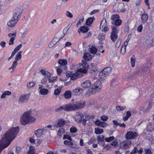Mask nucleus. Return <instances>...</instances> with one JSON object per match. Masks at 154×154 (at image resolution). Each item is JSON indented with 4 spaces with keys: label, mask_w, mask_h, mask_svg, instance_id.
<instances>
[{
    "label": "nucleus",
    "mask_w": 154,
    "mask_h": 154,
    "mask_svg": "<svg viewBox=\"0 0 154 154\" xmlns=\"http://www.w3.org/2000/svg\"><path fill=\"white\" fill-rule=\"evenodd\" d=\"M85 103H81L77 102L74 104H67L61 106L56 109V111H61L64 110L66 111H74L76 109H82L84 107L85 105Z\"/></svg>",
    "instance_id": "obj_1"
},
{
    "label": "nucleus",
    "mask_w": 154,
    "mask_h": 154,
    "mask_svg": "<svg viewBox=\"0 0 154 154\" xmlns=\"http://www.w3.org/2000/svg\"><path fill=\"white\" fill-rule=\"evenodd\" d=\"M121 41L120 40H118L115 45V47L117 48H118L120 46L121 44Z\"/></svg>",
    "instance_id": "obj_58"
},
{
    "label": "nucleus",
    "mask_w": 154,
    "mask_h": 154,
    "mask_svg": "<svg viewBox=\"0 0 154 154\" xmlns=\"http://www.w3.org/2000/svg\"><path fill=\"white\" fill-rule=\"evenodd\" d=\"M91 69L92 71L94 72H95L97 70V66L94 63H91Z\"/></svg>",
    "instance_id": "obj_37"
},
{
    "label": "nucleus",
    "mask_w": 154,
    "mask_h": 154,
    "mask_svg": "<svg viewBox=\"0 0 154 154\" xmlns=\"http://www.w3.org/2000/svg\"><path fill=\"white\" fill-rule=\"evenodd\" d=\"M65 14L67 17H69L70 18H72L73 17L72 14L69 11H66V12Z\"/></svg>",
    "instance_id": "obj_51"
},
{
    "label": "nucleus",
    "mask_w": 154,
    "mask_h": 154,
    "mask_svg": "<svg viewBox=\"0 0 154 154\" xmlns=\"http://www.w3.org/2000/svg\"><path fill=\"white\" fill-rule=\"evenodd\" d=\"M48 81V79L46 77H45L41 81V83L42 84H45Z\"/></svg>",
    "instance_id": "obj_62"
},
{
    "label": "nucleus",
    "mask_w": 154,
    "mask_h": 154,
    "mask_svg": "<svg viewBox=\"0 0 154 154\" xmlns=\"http://www.w3.org/2000/svg\"><path fill=\"white\" fill-rule=\"evenodd\" d=\"M118 144V141L116 139H114L110 143V145L113 146H116Z\"/></svg>",
    "instance_id": "obj_46"
},
{
    "label": "nucleus",
    "mask_w": 154,
    "mask_h": 154,
    "mask_svg": "<svg viewBox=\"0 0 154 154\" xmlns=\"http://www.w3.org/2000/svg\"><path fill=\"white\" fill-rule=\"evenodd\" d=\"M138 136V134L136 132L128 131L125 135V137L127 140L134 139Z\"/></svg>",
    "instance_id": "obj_5"
},
{
    "label": "nucleus",
    "mask_w": 154,
    "mask_h": 154,
    "mask_svg": "<svg viewBox=\"0 0 154 154\" xmlns=\"http://www.w3.org/2000/svg\"><path fill=\"white\" fill-rule=\"evenodd\" d=\"M128 7L127 5H122L119 8V9L120 12L124 13L128 9Z\"/></svg>",
    "instance_id": "obj_20"
},
{
    "label": "nucleus",
    "mask_w": 154,
    "mask_h": 154,
    "mask_svg": "<svg viewBox=\"0 0 154 154\" xmlns=\"http://www.w3.org/2000/svg\"><path fill=\"white\" fill-rule=\"evenodd\" d=\"M126 48L125 46H122V48L121 49V53L122 54H124L125 53Z\"/></svg>",
    "instance_id": "obj_49"
},
{
    "label": "nucleus",
    "mask_w": 154,
    "mask_h": 154,
    "mask_svg": "<svg viewBox=\"0 0 154 154\" xmlns=\"http://www.w3.org/2000/svg\"><path fill=\"white\" fill-rule=\"evenodd\" d=\"M18 21L17 20H16L15 18L12 17L11 20L8 22L7 25L10 27H12L15 26Z\"/></svg>",
    "instance_id": "obj_16"
},
{
    "label": "nucleus",
    "mask_w": 154,
    "mask_h": 154,
    "mask_svg": "<svg viewBox=\"0 0 154 154\" xmlns=\"http://www.w3.org/2000/svg\"><path fill=\"white\" fill-rule=\"evenodd\" d=\"M91 85L90 81L88 80H85L81 83L82 86L84 88H89Z\"/></svg>",
    "instance_id": "obj_13"
},
{
    "label": "nucleus",
    "mask_w": 154,
    "mask_h": 154,
    "mask_svg": "<svg viewBox=\"0 0 154 154\" xmlns=\"http://www.w3.org/2000/svg\"><path fill=\"white\" fill-rule=\"evenodd\" d=\"M102 88V83L99 80H97L92 86V88L89 89L87 92L90 95L93 93V91L99 92L101 91Z\"/></svg>",
    "instance_id": "obj_3"
},
{
    "label": "nucleus",
    "mask_w": 154,
    "mask_h": 154,
    "mask_svg": "<svg viewBox=\"0 0 154 154\" xmlns=\"http://www.w3.org/2000/svg\"><path fill=\"white\" fill-rule=\"evenodd\" d=\"M22 52V51H20L18 53H17L16 56V57L15 58V61H18V60L21 59Z\"/></svg>",
    "instance_id": "obj_33"
},
{
    "label": "nucleus",
    "mask_w": 154,
    "mask_h": 154,
    "mask_svg": "<svg viewBox=\"0 0 154 154\" xmlns=\"http://www.w3.org/2000/svg\"><path fill=\"white\" fill-rule=\"evenodd\" d=\"M92 56L89 53H85L83 58L85 60H89L91 59Z\"/></svg>",
    "instance_id": "obj_24"
},
{
    "label": "nucleus",
    "mask_w": 154,
    "mask_h": 154,
    "mask_svg": "<svg viewBox=\"0 0 154 154\" xmlns=\"http://www.w3.org/2000/svg\"><path fill=\"white\" fill-rule=\"evenodd\" d=\"M120 17V16L119 14H113L112 15L111 17V23H112L113 22H114L116 21V20L119 19Z\"/></svg>",
    "instance_id": "obj_22"
},
{
    "label": "nucleus",
    "mask_w": 154,
    "mask_h": 154,
    "mask_svg": "<svg viewBox=\"0 0 154 154\" xmlns=\"http://www.w3.org/2000/svg\"><path fill=\"white\" fill-rule=\"evenodd\" d=\"M86 60H83L82 61V63L81 64L82 66L85 69L87 68L88 67V65L87 63Z\"/></svg>",
    "instance_id": "obj_38"
},
{
    "label": "nucleus",
    "mask_w": 154,
    "mask_h": 154,
    "mask_svg": "<svg viewBox=\"0 0 154 154\" xmlns=\"http://www.w3.org/2000/svg\"><path fill=\"white\" fill-rule=\"evenodd\" d=\"M64 144L69 146H72L73 145V143L72 142L67 140H65L64 142Z\"/></svg>",
    "instance_id": "obj_44"
},
{
    "label": "nucleus",
    "mask_w": 154,
    "mask_h": 154,
    "mask_svg": "<svg viewBox=\"0 0 154 154\" xmlns=\"http://www.w3.org/2000/svg\"><path fill=\"white\" fill-rule=\"evenodd\" d=\"M17 64V61H14L13 63L12 66L9 68V69L10 70L11 69H12L13 70H14L15 69Z\"/></svg>",
    "instance_id": "obj_40"
},
{
    "label": "nucleus",
    "mask_w": 154,
    "mask_h": 154,
    "mask_svg": "<svg viewBox=\"0 0 154 154\" xmlns=\"http://www.w3.org/2000/svg\"><path fill=\"white\" fill-rule=\"evenodd\" d=\"M131 66L132 67H134L135 66V62L134 59L132 57L131 59Z\"/></svg>",
    "instance_id": "obj_54"
},
{
    "label": "nucleus",
    "mask_w": 154,
    "mask_h": 154,
    "mask_svg": "<svg viewBox=\"0 0 154 154\" xmlns=\"http://www.w3.org/2000/svg\"><path fill=\"white\" fill-rule=\"evenodd\" d=\"M22 13V10L21 8H16L14 11L13 18L18 21L19 18L20 17Z\"/></svg>",
    "instance_id": "obj_6"
},
{
    "label": "nucleus",
    "mask_w": 154,
    "mask_h": 154,
    "mask_svg": "<svg viewBox=\"0 0 154 154\" xmlns=\"http://www.w3.org/2000/svg\"><path fill=\"white\" fill-rule=\"evenodd\" d=\"M103 132V130L102 129L100 128H98L95 129V133L97 134H102Z\"/></svg>",
    "instance_id": "obj_31"
},
{
    "label": "nucleus",
    "mask_w": 154,
    "mask_h": 154,
    "mask_svg": "<svg viewBox=\"0 0 154 154\" xmlns=\"http://www.w3.org/2000/svg\"><path fill=\"white\" fill-rule=\"evenodd\" d=\"M71 93L69 91H66L64 93V96L67 99L70 98L71 97Z\"/></svg>",
    "instance_id": "obj_35"
},
{
    "label": "nucleus",
    "mask_w": 154,
    "mask_h": 154,
    "mask_svg": "<svg viewBox=\"0 0 154 154\" xmlns=\"http://www.w3.org/2000/svg\"><path fill=\"white\" fill-rule=\"evenodd\" d=\"M83 92L82 89L80 88H77L73 90L72 93L75 95H79Z\"/></svg>",
    "instance_id": "obj_17"
},
{
    "label": "nucleus",
    "mask_w": 154,
    "mask_h": 154,
    "mask_svg": "<svg viewBox=\"0 0 154 154\" xmlns=\"http://www.w3.org/2000/svg\"><path fill=\"white\" fill-rule=\"evenodd\" d=\"M84 114L80 112L76 113V115L74 119L77 122L81 123L82 119L84 118Z\"/></svg>",
    "instance_id": "obj_8"
},
{
    "label": "nucleus",
    "mask_w": 154,
    "mask_h": 154,
    "mask_svg": "<svg viewBox=\"0 0 154 154\" xmlns=\"http://www.w3.org/2000/svg\"><path fill=\"white\" fill-rule=\"evenodd\" d=\"M94 18V17H91L87 19L86 21V23L88 25H91L93 23Z\"/></svg>",
    "instance_id": "obj_29"
},
{
    "label": "nucleus",
    "mask_w": 154,
    "mask_h": 154,
    "mask_svg": "<svg viewBox=\"0 0 154 154\" xmlns=\"http://www.w3.org/2000/svg\"><path fill=\"white\" fill-rule=\"evenodd\" d=\"M48 93V90L47 89L43 88L40 89L39 93L42 95H46Z\"/></svg>",
    "instance_id": "obj_34"
},
{
    "label": "nucleus",
    "mask_w": 154,
    "mask_h": 154,
    "mask_svg": "<svg viewBox=\"0 0 154 154\" xmlns=\"http://www.w3.org/2000/svg\"><path fill=\"white\" fill-rule=\"evenodd\" d=\"M89 51L91 54H95L97 51V48L94 45H90Z\"/></svg>",
    "instance_id": "obj_23"
},
{
    "label": "nucleus",
    "mask_w": 154,
    "mask_h": 154,
    "mask_svg": "<svg viewBox=\"0 0 154 154\" xmlns=\"http://www.w3.org/2000/svg\"><path fill=\"white\" fill-rule=\"evenodd\" d=\"M126 109V107L125 106H117L116 107V109L119 111H122Z\"/></svg>",
    "instance_id": "obj_39"
},
{
    "label": "nucleus",
    "mask_w": 154,
    "mask_h": 154,
    "mask_svg": "<svg viewBox=\"0 0 154 154\" xmlns=\"http://www.w3.org/2000/svg\"><path fill=\"white\" fill-rule=\"evenodd\" d=\"M58 63L60 66L62 67L63 66L66 68V65L67 64V61L66 60L64 59H59L58 61Z\"/></svg>",
    "instance_id": "obj_18"
},
{
    "label": "nucleus",
    "mask_w": 154,
    "mask_h": 154,
    "mask_svg": "<svg viewBox=\"0 0 154 154\" xmlns=\"http://www.w3.org/2000/svg\"><path fill=\"white\" fill-rule=\"evenodd\" d=\"M112 68L110 67L106 68L99 73V76L101 79H105L106 76L111 73Z\"/></svg>",
    "instance_id": "obj_4"
},
{
    "label": "nucleus",
    "mask_w": 154,
    "mask_h": 154,
    "mask_svg": "<svg viewBox=\"0 0 154 154\" xmlns=\"http://www.w3.org/2000/svg\"><path fill=\"white\" fill-rule=\"evenodd\" d=\"M111 28L112 32L111 33L117 34L119 30L118 27L115 26H112Z\"/></svg>",
    "instance_id": "obj_27"
},
{
    "label": "nucleus",
    "mask_w": 154,
    "mask_h": 154,
    "mask_svg": "<svg viewBox=\"0 0 154 154\" xmlns=\"http://www.w3.org/2000/svg\"><path fill=\"white\" fill-rule=\"evenodd\" d=\"M66 124V121L63 119H60L58 120V122L56 125V128L62 127Z\"/></svg>",
    "instance_id": "obj_15"
},
{
    "label": "nucleus",
    "mask_w": 154,
    "mask_h": 154,
    "mask_svg": "<svg viewBox=\"0 0 154 154\" xmlns=\"http://www.w3.org/2000/svg\"><path fill=\"white\" fill-rule=\"evenodd\" d=\"M141 20L142 22L143 23H146L148 18V14L144 13L141 14Z\"/></svg>",
    "instance_id": "obj_21"
},
{
    "label": "nucleus",
    "mask_w": 154,
    "mask_h": 154,
    "mask_svg": "<svg viewBox=\"0 0 154 154\" xmlns=\"http://www.w3.org/2000/svg\"><path fill=\"white\" fill-rule=\"evenodd\" d=\"M27 154H34V150L32 148H30Z\"/></svg>",
    "instance_id": "obj_61"
},
{
    "label": "nucleus",
    "mask_w": 154,
    "mask_h": 154,
    "mask_svg": "<svg viewBox=\"0 0 154 154\" xmlns=\"http://www.w3.org/2000/svg\"><path fill=\"white\" fill-rule=\"evenodd\" d=\"M101 119L103 121H106L108 119V117L107 116L103 115L101 117Z\"/></svg>",
    "instance_id": "obj_53"
},
{
    "label": "nucleus",
    "mask_w": 154,
    "mask_h": 154,
    "mask_svg": "<svg viewBox=\"0 0 154 154\" xmlns=\"http://www.w3.org/2000/svg\"><path fill=\"white\" fill-rule=\"evenodd\" d=\"M131 113L130 111H128L126 112V115H124L123 116V120L124 121H127L129 117L131 116Z\"/></svg>",
    "instance_id": "obj_26"
},
{
    "label": "nucleus",
    "mask_w": 154,
    "mask_h": 154,
    "mask_svg": "<svg viewBox=\"0 0 154 154\" xmlns=\"http://www.w3.org/2000/svg\"><path fill=\"white\" fill-rule=\"evenodd\" d=\"M77 131V129L74 126L70 128V131L71 133H74L76 132Z\"/></svg>",
    "instance_id": "obj_50"
},
{
    "label": "nucleus",
    "mask_w": 154,
    "mask_h": 154,
    "mask_svg": "<svg viewBox=\"0 0 154 154\" xmlns=\"http://www.w3.org/2000/svg\"><path fill=\"white\" fill-rule=\"evenodd\" d=\"M44 75L45 76V77H46L47 79L50 78L51 76L50 73L48 72H46Z\"/></svg>",
    "instance_id": "obj_60"
},
{
    "label": "nucleus",
    "mask_w": 154,
    "mask_h": 154,
    "mask_svg": "<svg viewBox=\"0 0 154 154\" xmlns=\"http://www.w3.org/2000/svg\"><path fill=\"white\" fill-rule=\"evenodd\" d=\"M114 136H111L109 137H106L105 138V141L107 142H111L114 139Z\"/></svg>",
    "instance_id": "obj_42"
},
{
    "label": "nucleus",
    "mask_w": 154,
    "mask_h": 154,
    "mask_svg": "<svg viewBox=\"0 0 154 154\" xmlns=\"http://www.w3.org/2000/svg\"><path fill=\"white\" fill-rule=\"evenodd\" d=\"M143 26L142 24L140 25L137 28V30L139 32H141L143 29Z\"/></svg>",
    "instance_id": "obj_59"
},
{
    "label": "nucleus",
    "mask_w": 154,
    "mask_h": 154,
    "mask_svg": "<svg viewBox=\"0 0 154 154\" xmlns=\"http://www.w3.org/2000/svg\"><path fill=\"white\" fill-rule=\"evenodd\" d=\"M145 154H152V152L149 149L145 148L144 149Z\"/></svg>",
    "instance_id": "obj_52"
},
{
    "label": "nucleus",
    "mask_w": 154,
    "mask_h": 154,
    "mask_svg": "<svg viewBox=\"0 0 154 154\" xmlns=\"http://www.w3.org/2000/svg\"><path fill=\"white\" fill-rule=\"evenodd\" d=\"M60 39V38H57V37H55L52 40L51 42L55 45L59 41Z\"/></svg>",
    "instance_id": "obj_45"
},
{
    "label": "nucleus",
    "mask_w": 154,
    "mask_h": 154,
    "mask_svg": "<svg viewBox=\"0 0 154 154\" xmlns=\"http://www.w3.org/2000/svg\"><path fill=\"white\" fill-rule=\"evenodd\" d=\"M15 39V38H14V37H11L10 38L9 44L10 45H13L14 43V41Z\"/></svg>",
    "instance_id": "obj_55"
},
{
    "label": "nucleus",
    "mask_w": 154,
    "mask_h": 154,
    "mask_svg": "<svg viewBox=\"0 0 154 154\" xmlns=\"http://www.w3.org/2000/svg\"><path fill=\"white\" fill-rule=\"evenodd\" d=\"M61 67H60V66H59L58 67H55V68L57 70V73L58 75H60L62 72V70L61 68Z\"/></svg>",
    "instance_id": "obj_41"
},
{
    "label": "nucleus",
    "mask_w": 154,
    "mask_h": 154,
    "mask_svg": "<svg viewBox=\"0 0 154 154\" xmlns=\"http://www.w3.org/2000/svg\"><path fill=\"white\" fill-rule=\"evenodd\" d=\"M87 70L86 69L80 68L78 69L76 72L75 73V75L76 76L77 78L81 77L82 75V74H86L87 72Z\"/></svg>",
    "instance_id": "obj_10"
},
{
    "label": "nucleus",
    "mask_w": 154,
    "mask_h": 154,
    "mask_svg": "<svg viewBox=\"0 0 154 154\" xmlns=\"http://www.w3.org/2000/svg\"><path fill=\"white\" fill-rule=\"evenodd\" d=\"M22 47V45L21 44H20L19 45L17 46L14 49V50L17 52Z\"/></svg>",
    "instance_id": "obj_56"
},
{
    "label": "nucleus",
    "mask_w": 154,
    "mask_h": 154,
    "mask_svg": "<svg viewBox=\"0 0 154 154\" xmlns=\"http://www.w3.org/2000/svg\"><path fill=\"white\" fill-rule=\"evenodd\" d=\"M31 111L29 110L25 112L21 116L20 122L21 124L26 125L29 123H32L35 120V119L31 116Z\"/></svg>",
    "instance_id": "obj_2"
},
{
    "label": "nucleus",
    "mask_w": 154,
    "mask_h": 154,
    "mask_svg": "<svg viewBox=\"0 0 154 154\" xmlns=\"http://www.w3.org/2000/svg\"><path fill=\"white\" fill-rule=\"evenodd\" d=\"M106 19L105 18H103L100 23V29L104 32H106L109 30V28L106 26Z\"/></svg>",
    "instance_id": "obj_7"
},
{
    "label": "nucleus",
    "mask_w": 154,
    "mask_h": 154,
    "mask_svg": "<svg viewBox=\"0 0 154 154\" xmlns=\"http://www.w3.org/2000/svg\"><path fill=\"white\" fill-rule=\"evenodd\" d=\"M152 61L150 60H149L148 62L146 63L144 66L143 68V70L146 71L150 69L152 67Z\"/></svg>",
    "instance_id": "obj_14"
},
{
    "label": "nucleus",
    "mask_w": 154,
    "mask_h": 154,
    "mask_svg": "<svg viewBox=\"0 0 154 154\" xmlns=\"http://www.w3.org/2000/svg\"><path fill=\"white\" fill-rule=\"evenodd\" d=\"M45 131L44 129H39L35 131L34 133L38 137H40Z\"/></svg>",
    "instance_id": "obj_19"
},
{
    "label": "nucleus",
    "mask_w": 154,
    "mask_h": 154,
    "mask_svg": "<svg viewBox=\"0 0 154 154\" xmlns=\"http://www.w3.org/2000/svg\"><path fill=\"white\" fill-rule=\"evenodd\" d=\"M35 83L33 82H30L27 84V87L28 88H30L33 87L35 85Z\"/></svg>",
    "instance_id": "obj_43"
},
{
    "label": "nucleus",
    "mask_w": 154,
    "mask_h": 154,
    "mask_svg": "<svg viewBox=\"0 0 154 154\" xmlns=\"http://www.w3.org/2000/svg\"><path fill=\"white\" fill-rule=\"evenodd\" d=\"M57 78L55 77H54L49 79V82L50 83H52Z\"/></svg>",
    "instance_id": "obj_64"
},
{
    "label": "nucleus",
    "mask_w": 154,
    "mask_h": 154,
    "mask_svg": "<svg viewBox=\"0 0 154 154\" xmlns=\"http://www.w3.org/2000/svg\"><path fill=\"white\" fill-rule=\"evenodd\" d=\"M61 88H58L56 89L54 91V94L55 95H58L60 93L61 91Z\"/></svg>",
    "instance_id": "obj_47"
},
{
    "label": "nucleus",
    "mask_w": 154,
    "mask_h": 154,
    "mask_svg": "<svg viewBox=\"0 0 154 154\" xmlns=\"http://www.w3.org/2000/svg\"><path fill=\"white\" fill-rule=\"evenodd\" d=\"M97 139L98 141L101 142H103L105 139L103 135L98 136Z\"/></svg>",
    "instance_id": "obj_36"
},
{
    "label": "nucleus",
    "mask_w": 154,
    "mask_h": 154,
    "mask_svg": "<svg viewBox=\"0 0 154 154\" xmlns=\"http://www.w3.org/2000/svg\"><path fill=\"white\" fill-rule=\"evenodd\" d=\"M65 132V130L63 128H60L58 130V133L60 134H63Z\"/></svg>",
    "instance_id": "obj_57"
},
{
    "label": "nucleus",
    "mask_w": 154,
    "mask_h": 154,
    "mask_svg": "<svg viewBox=\"0 0 154 154\" xmlns=\"http://www.w3.org/2000/svg\"><path fill=\"white\" fill-rule=\"evenodd\" d=\"M137 153V148L135 147L133 149L130 154H136Z\"/></svg>",
    "instance_id": "obj_48"
},
{
    "label": "nucleus",
    "mask_w": 154,
    "mask_h": 154,
    "mask_svg": "<svg viewBox=\"0 0 154 154\" xmlns=\"http://www.w3.org/2000/svg\"><path fill=\"white\" fill-rule=\"evenodd\" d=\"M94 123L96 125L101 128L106 127L108 125L105 122L100 121L98 119H97L95 122Z\"/></svg>",
    "instance_id": "obj_12"
},
{
    "label": "nucleus",
    "mask_w": 154,
    "mask_h": 154,
    "mask_svg": "<svg viewBox=\"0 0 154 154\" xmlns=\"http://www.w3.org/2000/svg\"><path fill=\"white\" fill-rule=\"evenodd\" d=\"M131 144V142L129 140H125L120 143V147L123 149H126L129 148Z\"/></svg>",
    "instance_id": "obj_9"
},
{
    "label": "nucleus",
    "mask_w": 154,
    "mask_h": 154,
    "mask_svg": "<svg viewBox=\"0 0 154 154\" xmlns=\"http://www.w3.org/2000/svg\"><path fill=\"white\" fill-rule=\"evenodd\" d=\"M122 22V20L119 19L114 22L112 23V24L113 25H115V26L118 27V26H119L121 25Z\"/></svg>",
    "instance_id": "obj_30"
},
{
    "label": "nucleus",
    "mask_w": 154,
    "mask_h": 154,
    "mask_svg": "<svg viewBox=\"0 0 154 154\" xmlns=\"http://www.w3.org/2000/svg\"><path fill=\"white\" fill-rule=\"evenodd\" d=\"M80 31L83 33H85L88 32L89 30V28L85 26L81 27L79 28Z\"/></svg>",
    "instance_id": "obj_28"
},
{
    "label": "nucleus",
    "mask_w": 154,
    "mask_h": 154,
    "mask_svg": "<svg viewBox=\"0 0 154 154\" xmlns=\"http://www.w3.org/2000/svg\"><path fill=\"white\" fill-rule=\"evenodd\" d=\"M99 11V10H94L93 11H91L90 14L91 15H92L93 14H95Z\"/></svg>",
    "instance_id": "obj_63"
},
{
    "label": "nucleus",
    "mask_w": 154,
    "mask_h": 154,
    "mask_svg": "<svg viewBox=\"0 0 154 154\" xmlns=\"http://www.w3.org/2000/svg\"><path fill=\"white\" fill-rule=\"evenodd\" d=\"M11 94V91H4L2 95L1 96V99H5L6 96H10Z\"/></svg>",
    "instance_id": "obj_25"
},
{
    "label": "nucleus",
    "mask_w": 154,
    "mask_h": 154,
    "mask_svg": "<svg viewBox=\"0 0 154 154\" xmlns=\"http://www.w3.org/2000/svg\"><path fill=\"white\" fill-rule=\"evenodd\" d=\"M118 38L117 34H113L111 33L110 35V38L111 40L113 42H114Z\"/></svg>",
    "instance_id": "obj_32"
},
{
    "label": "nucleus",
    "mask_w": 154,
    "mask_h": 154,
    "mask_svg": "<svg viewBox=\"0 0 154 154\" xmlns=\"http://www.w3.org/2000/svg\"><path fill=\"white\" fill-rule=\"evenodd\" d=\"M29 97V95H25L20 96L18 101L20 103L26 102L28 101Z\"/></svg>",
    "instance_id": "obj_11"
}]
</instances>
